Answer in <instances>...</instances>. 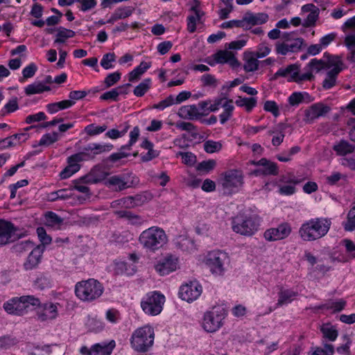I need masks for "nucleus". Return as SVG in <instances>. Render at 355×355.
Masks as SVG:
<instances>
[{
  "instance_id": "obj_8",
  "label": "nucleus",
  "mask_w": 355,
  "mask_h": 355,
  "mask_svg": "<svg viewBox=\"0 0 355 355\" xmlns=\"http://www.w3.org/2000/svg\"><path fill=\"white\" fill-rule=\"evenodd\" d=\"M166 297L160 291H153L145 294L140 302V306L145 314L150 316L159 315L164 309Z\"/></svg>"
},
{
  "instance_id": "obj_58",
  "label": "nucleus",
  "mask_w": 355,
  "mask_h": 355,
  "mask_svg": "<svg viewBox=\"0 0 355 355\" xmlns=\"http://www.w3.org/2000/svg\"><path fill=\"white\" fill-rule=\"evenodd\" d=\"M112 207H121L125 209H132L133 207L132 196L125 197L112 202Z\"/></svg>"
},
{
  "instance_id": "obj_32",
  "label": "nucleus",
  "mask_w": 355,
  "mask_h": 355,
  "mask_svg": "<svg viewBox=\"0 0 355 355\" xmlns=\"http://www.w3.org/2000/svg\"><path fill=\"white\" fill-rule=\"evenodd\" d=\"M135 8L131 6H123L116 8L107 20L108 24H113L116 21L127 18L132 15Z\"/></svg>"
},
{
  "instance_id": "obj_3",
  "label": "nucleus",
  "mask_w": 355,
  "mask_h": 355,
  "mask_svg": "<svg viewBox=\"0 0 355 355\" xmlns=\"http://www.w3.org/2000/svg\"><path fill=\"white\" fill-rule=\"evenodd\" d=\"M331 225V221L327 218H311L301 225L299 234L304 241H313L324 236Z\"/></svg>"
},
{
  "instance_id": "obj_51",
  "label": "nucleus",
  "mask_w": 355,
  "mask_h": 355,
  "mask_svg": "<svg viewBox=\"0 0 355 355\" xmlns=\"http://www.w3.org/2000/svg\"><path fill=\"white\" fill-rule=\"evenodd\" d=\"M115 60L116 55L114 53H105L101 60V66L105 70L113 69L114 67L113 63Z\"/></svg>"
},
{
  "instance_id": "obj_34",
  "label": "nucleus",
  "mask_w": 355,
  "mask_h": 355,
  "mask_svg": "<svg viewBox=\"0 0 355 355\" xmlns=\"http://www.w3.org/2000/svg\"><path fill=\"white\" fill-rule=\"evenodd\" d=\"M106 176L107 173L101 167H95L89 174L82 178V181L86 183L95 184L103 180Z\"/></svg>"
},
{
  "instance_id": "obj_11",
  "label": "nucleus",
  "mask_w": 355,
  "mask_h": 355,
  "mask_svg": "<svg viewBox=\"0 0 355 355\" xmlns=\"http://www.w3.org/2000/svg\"><path fill=\"white\" fill-rule=\"evenodd\" d=\"M326 67L328 71L322 86L325 89H329L336 85L338 75L345 69V64L340 57L334 55L329 58Z\"/></svg>"
},
{
  "instance_id": "obj_41",
  "label": "nucleus",
  "mask_w": 355,
  "mask_h": 355,
  "mask_svg": "<svg viewBox=\"0 0 355 355\" xmlns=\"http://www.w3.org/2000/svg\"><path fill=\"white\" fill-rule=\"evenodd\" d=\"M334 347L331 344L324 343L322 347H312L309 355H334Z\"/></svg>"
},
{
  "instance_id": "obj_45",
  "label": "nucleus",
  "mask_w": 355,
  "mask_h": 355,
  "mask_svg": "<svg viewBox=\"0 0 355 355\" xmlns=\"http://www.w3.org/2000/svg\"><path fill=\"white\" fill-rule=\"evenodd\" d=\"M152 80L150 78H145L134 89L133 93L137 97L143 96L150 88Z\"/></svg>"
},
{
  "instance_id": "obj_31",
  "label": "nucleus",
  "mask_w": 355,
  "mask_h": 355,
  "mask_svg": "<svg viewBox=\"0 0 355 355\" xmlns=\"http://www.w3.org/2000/svg\"><path fill=\"white\" fill-rule=\"evenodd\" d=\"M151 66L152 62L150 61H141L138 66L128 73V79L129 82L135 83L139 80Z\"/></svg>"
},
{
  "instance_id": "obj_53",
  "label": "nucleus",
  "mask_w": 355,
  "mask_h": 355,
  "mask_svg": "<svg viewBox=\"0 0 355 355\" xmlns=\"http://www.w3.org/2000/svg\"><path fill=\"white\" fill-rule=\"evenodd\" d=\"M327 61L324 62L322 60H318V59H312L308 64V67H309V69L311 71V73L312 74V72L318 73L322 69H327Z\"/></svg>"
},
{
  "instance_id": "obj_46",
  "label": "nucleus",
  "mask_w": 355,
  "mask_h": 355,
  "mask_svg": "<svg viewBox=\"0 0 355 355\" xmlns=\"http://www.w3.org/2000/svg\"><path fill=\"white\" fill-rule=\"evenodd\" d=\"M232 101V99H229L227 97L216 98L213 101L212 103L210 101V105L208 110L211 112H215L218 111L220 107L223 108L225 105H228L229 103Z\"/></svg>"
},
{
  "instance_id": "obj_52",
  "label": "nucleus",
  "mask_w": 355,
  "mask_h": 355,
  "mask_svg": "<svg viewBox=\"0 0 355 355\" xmlns=\"http://www.w3.org/2000/svg\"><path fill=\"white\" fill-rule=\"evenodd\" d=\"M59 139V135L55 132H49L44 135L40 140V146H50L57 141Z\"/></svg>"
},
{
  "instance_id": "obj_14",
  "label": "nucleus",
  "mask_w": 355,
  "mask_h": 355,
  "mask_svg": "<svg viewBox=\"0 0 355 355\" xmlns=\"http://www.w3.org/2000/svg\"><path fill=\"white\" fill-rule=\"evenodd\" d=\"M139 178L132 174H123L121 175H113L106 182V184L114 190L121 191L137 185Z\"/></svg>"
},
{
  "instance_id": "obj_7",
  "label": "nucleus",
  "mask_w": 355,
  "mask_h": 355,
  "mask_svg": "<svg viewBox=\"0 0 355 355\" xmlns=\"http://www.w3.org/2000/svg\"><path fill=\"white\" fill-rule=\"evenodd\" d=\"M103 290V285L94 279L78 282L75 286L76 296L84 302H92L100 297Z\"/></svg>"
},
{
  "instance_id": "obj_54",
  "label": "nucleus",
  "mask_w": 355,
  "mask_h": 355,
  "mask_svg": "<svg viewBox=\"0 0 355 355\" xmlns=\"http://www.w3.org/2000/svg\"><path fill=\"white\" fill-rule=\"evenodd\" d=\"M19 108L18 100L17 97L12 98L1 109L2 115H6L17 110Z\"/></svg>"
},
{
  "instance_id": "obj_26",
  "label": "nucleus",
  "mask_w": 355,
  "mask_h": 355,
  "mask_svg": "<svg viewBox=\"0 0 355 355\" xmlns=\"http://www.w3.org/2000/svg\"><path fill=\"white\" fill-rule=\"evenodd\" d=\"M59 303L46 302L42 304L38 311V318L42 320L55 319L58 315Z\"/></svg>"
},
{
  "instance_id": "obj_43",
  "label": "nucleus",
  "mask_w": 355,
  "mask_h": 355,
  "mask_svg": "<svg viewBox=\"0 0 355 355\" xmlns=\"http://www.w3.org/2000/svg\"><path fill=\"white\" fill-rule=\"evenodd\" d=\"M345 306L346 301L343 299H339L327 302L322 306V308L335 313L342 311Z\"/></svg>"
},
{
  "instance_id": "obj_4",
  "label": "nucleus",
  "mask_w": 355,
  "mask_h": 355,
  "mask_svg": "<svg viewBox=\"0 0 355 355\" xmlns=\"http://www.w3.org/2000/svg\"><path fill=\"white\" fill-rule=\"evenodd\" d=\"M138 241L144 249L155 252L168 243V236L162 227L152 226L141 232Z\"/></svg>"
},
{
  "instance_id": "obj_50",
  "label": "nucleus",
  "mask_w": 355,
  "mask_h": 355,
  "mask_svg": "<svg viewBox=\"0 0 355 355\" xmlns=\"http://www.w3.org/2000/svg\"><path fill=\"white\" fill-rule=\"evenodd\" d=\"M309 94L306 92H295L292 93L288 98V102L290 105L295 107L298 106L303 102L305 97H308Z\"/></svg>"
},
{
  "instance_id": "obj_23",
  "label": "nucleus",
  "mask_w": 355,
  "mask_h": 355,
  "mask_svg": "<svg viewBox=\"0 0 355 355\" xmlns=\"http://www.w3.org/2000/svg\"><path fill=\"white\" fill-rule=\"evenodd\" d=\"M329 110V107L322 103H314L304 110V120L308 123L313 122L319 117L324 116Z\"/></svg>"
},
{
  "instance_id": "obj_20",
  "label": "nucleus",
  "mask_w": 355,
  "mask_h": 355,
  "mask_svg": "<svg viewBox=\"0 0 355 355\" xmlns=\"http://www.w3.org/2000/svg\"><path fill=\"white\" fill-rule=\"evenodd\" d=\"M303 42L304 40L302 38L286 39L284 42H277L275 45L276 53L286 55L289 53L297 52L302 48Z\"/></svg>"
},
{
  "instance_id": "obj_48",
  "label": "nucleus",
  "mask_w": 355,
  "mask_h": 355,
  "mask_svg": "<svg viewBox=\"0 0 355 355\" xmlns=\"http://www.w3.org/2000/svg\"><path fill=\"white\" fill-rule=\"evenodd\" d=\"M223 109V112L219 114L220 123L222 125L225 124L227 121H229L233 115V112L234 110L233 101L229 103L228 105H225Z\"/></svg>"
},
{
  "instance_id": "obj_40",
  "label": "nucleus",
  "mask_w": 355,
  "mask_h": 355,
  "mask_svg": "<svg viewBox=\"0 0 355 355\" xmlns=\"http://www.w3.org/2000/svg\"><path fill=\"white\" fill-rule=\"evenodd\" d=\"M75 32L72 30L65 28L64 27H59L57 29V33L55 35V43H64L69 39L73 37Z\"/></svg>"
},
{
  "instance_id": "obj_6",
  "label": "nucleus",
  "mask_w": 355,
  "mask_h": 355,
  "mask_svg": "<svg viewBox=\"0 0 355 355\" xmlns=\"http://www.w3.org/2000/svg\"><path fill=\"white\" fill-rule=\"evenodd\" d=\"M154 329L149 324L136 329L130 338L131 347L137 352H146L153 345Z\"/></svg>"
},
{
  "instance_id": "obj_22",
  "label": "nucleus",
  "mask_w": 355,
  "mask_h": 355,
  "mask_svg": "<svg viewBox=\"0 0 355 355\" xmlns=\"http://www.w3.org/2000/svg\"><path fill=\"white\" fill-rule=\"evenodd\" d=\"M81 156L76 153L67 158V166L60 173V179H68L80 170V163L83 162Z\"/></svg>"
},
{
  "instance_id": "obj_60",
  "label": "nucleus",
  "mask_w": 355,
  "mask_h": 355,
  "mask_svg": "<svg viewBox=\"0 0 355 355\" xmlns=\"http://www.w3.org/2000/svg\"><path fill=\"white\" fill-rule=\"evenodd\" d=\"M344 228L349 232L355 230V206L349 211L347 220L344 223Z\"/></svg>"
},
{
  "instance_id": "obj_1",
  "label": "nucleus",
  "mask_w": 355,
  "mask_h": 355,
  "mask_svg": "<svg viewBox=\"0 0 355 355\" xmlns=\"http://www.w3.org/2000/svg\"><path fill=\"white\" fill-rule=\"evenodd\" d=\"M199 261L216 277H224L230 263L228 254L220 250H212L207 252L200 256Z\"/></svg>"
},
{
  "instance_id": "obj_27",
  "label": "nucleus",
  "mask_w": 355,
  "mask_h": 355,
  "mask_svg": "<svg viewBox=\"0 0 355 355\" xmlns=\"http://www.w3.org/2000/svg\"><path fill=\"white\" fill-rule=\"evenodd\" d=\"M43 252V246L37 245L35 247L29 254L26 261L24 262V268L27 270L35 268L41 261Z\"/></svg>"
},
{
  "instance_id": "obj_2",
  "label": "nucleus",
  "mask_w": 355,
  "mask_h": 355,
  "mask_svg": "<svg viewBox=\"0 0 355 355\" xmlns=\"http://www.w3.org/2000/svg\"><path fill=\"white\" fill-rule=\"evenodd\" d=\"M260 218L249 210L239 212L232 219L234 232L245 236L254 235L260 227Z\"/></svg>"
},
{
  "instance_id": "obj_44",
  "label": "nucleus",
  "mask_w": 355,
  "mask_h": 355,
  "mask_svg": "<svg viewBox=\"0 0 355 355\" xmlns=\"http://www.w3.org/2000/svg\"><path fill=\"white\" fill-rule=\"evenodd\" d=\"M334 150L338 155H345L354 151V147L347 141H340L334 146Z\"/></svg>"
},
{
  "instance_id": "obj_64",
  "label": "nucleus",
  "mask_w": 355,
  "mask_h": 355,
  "mask_svg": "<svg viewBox=\"0 0 355 355\" xmlns=\"http://www.w3.org/2000/svg\"><path fill=\"white\" fill-rule=\"evenodd\" d=\"M342 244L345 248V252L350 258H355V243L349 239H344Z\"/></svg>"
},
{
  "instance_id": "obj_39",
  "label": "nucleus",
  "mask_w": 355,
  "mask_h": 355,
  "mask_svg": "<svg viewBox=\"0 0 355 355\" xmlns=\"http://www.w3.org/2000/svg\"><path fill=\"white\" fill-rule=\"evenodd\" d=\"M257 98L254 97L246 98L239 96L235 101L238 107H244L247 112H251L257 105Z\"/></svg>"
},
{
  "instance_id": "obj_55",
  "label": "nucleus",
  "mask_w": 355,
  "mask_h": 355,
  "mask_svg": "<svg viewBox=\"0 0 355 355\" xmlns=\"http://www.w3.org/2000/svg\"><path fill=\"white\" fill-rule=\"evenodd\" d=\"M107 129V126L105 125H96L94 123L89 124L87 125L84 131L89 136H96L100 135L105 132Z\"/></svg>"
},
{
  "instance_id": "obj_19",
  "label": "nucleus",
  "mask_w": 355,
  "mask_h": 355,
  "mask_svg": "<svg viewBox=\"0 0 355 355\" xmlns=\"http://www.w3.org/2000/svg\"><path fill=\"white\" fill-rule=\"evenodd\" d=\"M113 148L111 144H98L92 143L84 148L82 152L78 153L81 155L83 161L89 160L94 158L96 155L103 153L110 152Z\"/></svg>"
},
{
  "instance_id": "obj_28",
  "label": "nucleus",
  "mask_w": 355,
  "mask_h": 355,
  "mask_svg": "<svg viewBox=\"0 0 355 355\" xmlns=\"http://www.w3.org/2000/svg\"><path fill=\"white\" fill-rule=\"evenodd\" d=\"M253 164L259 165L262 167L253 171L255 175H275L277 173V166L274 162L268 161L266 159H261L257 162H253Z\"/></svg>"
},
{
  "instance_id": "obj_25",
  "label": "nucleus",
  "mask_w": 355,
  "mask_h": 355,
  "mask_svg": "<svg viewBox=\"0 0 355 355\" xmlns=\"http://www.w3.org/2000/svg\"><path fill=\"white\" fill-rule=\"evenodd\" d=\"M243 22L245 26L243 30H250L252 26L261 25L266 23L268 20V15L263 12H247L243 17Z\"/></svg>"
},
{
  "instance_id": "obj_10",
  "label": "nucleus",
  "mask_w": 355,
  "mask_h": 355,
  "mask_svg": "<svg viewBox=\"0 0 355 355\" xmlns=\"http://www.w3.org/2000/svg\"><path fill=\"white\" fill-rule=\"evenodd\" d=\"M219 182L225 193H237L243 184V173L235 169L227 171L223 174Z\"/></svg>"
},
{
  "instance_id": "obj_15",
  "label": "nucleus",
  "mask_w": 355,
  "mask_h": 355,
  "mask_svg": "<svg viewBox=\"0 0 355 355\" xmlns=\"http://www.w3.org/2000/svg\"><path fill=\"white\" fill-rule=\"evenodd\" d=\"M116 347L114 340L92 345L90 347L85 345L79 349L81 355H111Z\"/></svg>"
},
{
  "instance_id": "obj_29",
  "label": "nucleus",
  "mask_w": 355,
  "mask_h": 355,
  "mask_svg": "<svg viewBox=\"0 0 355 355\" xmlns=\"http://www.w3.org/2000/svg\"><path fill=\"white\" fill-rule=\"evenodd\" d=\"M196 105L181 106L178 112L180 118L189 120H196L200 118V114Z\"/></svg>"
},
{
  "instance_id": "obj_13",
  "label": "nucleus",
  "mask_w": 355,
  "mask_h": 355,
  "mask_svg": "<svg viewBox=\"0 0 355 355\" xmlns=\"http://www.w3.org/2000/svg\"><path fill=\"white\" fill-rule=\"evenodd\" d=\"M202 286L197 280H192L182 284L179 289V297L187 302H193L201 295Z\"/></svg>"
},
{
  "instance_id": "obj_30",
  "label": "nucleus",
  "mask_w": 355,
  "mask_h": 355,
  "mask_svg": "<svg viewBox=\"0 0 355 355\" xmlns=\"http://www.w3.org/2000/svg\"><path fill=\"white\" fill-rule=\"evenodd\" d=\"M15 231V229L11 223L0 220V245H2L8 243Z\"/></svg>"
},
{
  "instance_id": "obj_57",
  "label": "nucleus",
  "mask_w": 355,
  "mask_h": 355,
  "mask_svg": "<svg viewBox=\"0 0 355 355\" xmlns=\"http://www.w3.org/2000/svg\"><path fill=\"white\" fill-rule=\"evenodd\" d=\"M62 220L55 213L48 212L45 214L46 225L51 227L59 226Z\"/></svg>"
},
{
  "instance_id": "obj_61",
  "label": "nucleus",
  "mask_w": 355,
  "mask_h": 355,
  "mask_svg": "<svg viewBox=\"0 0 355 355\" xmlns=\"http://www.w3.org/2000/svg\"><path fill=\"white\" fill-rule=\"evenodd\" d=\"M121 78V73L116 71L109 73L104 80L106 87H110L118 83Z\"/></svg>"
},
{
  "instance_id": "obj_49",
  "label": "nucleus",
  "mask_w": 355,
  "mask_h": 355,
  "mask_svg": "<svg viewBox=\"0 0 355 355\" xmlns=\"http://www.w3.org/2000/svg\"><path fill=\"white\" fill-rule=\"evenodd\" d=\"M204 150L207 153L219 152L223 148L221 141L207 140L204 143Z\"/></svg>"
},
{
  "instance_id": "obj_59",
  "label": "nucleus",
  "mask_w": 355,
  "mask_h": 355,
  "mask_svg": "<svg viewBox=\"0 0 355 355\" xmlns=\"http://www.w3.org/2000/svg\"><path fill=\"white\" fill-rule=\"evenodd\" d=\"M33 285L34 287L37 289L44 290L45 288H50L51 286V283L48 277L44 275H40L34 281Z\"/></svg>"
},
{
  "instance_id": "obj_42",
  "label": "nucleus",
  "mask_w": 355,
  "mask_h": 355,
  "mask_svg": "<svg viewBox=\"0 0 355 355\" xmlns=\"http://www.w3.org/2000/svg\"><path fill=\"white\" fill-rule=\"evenodd\" d=\"M135 266H128V263L123 261L114 262V270L117 274L132 275L135 272Z\"/></svg>"
},
{
  "instance_id": "obj_35",
  "label": "nucleus",
  "mask_w": 355,
  "mask_h": 355,
  "mask_svg": "<svg viewBox=\"0 0 355 355\" xmlns=\"http://www.w3.org/2000/svg\"><path fill=\"white\" fill-rule=\"evenodd\" d=\"M50 87L45 83L40 81H35L30 85H28L24 88V92L27 95H33L43 93L44 92L49 91Z\"/></svg>"
},
{
  "instance_id": "obj_21",
  "label": "nucleus",
  "mask_w": 355,
  "mask_h": 355,
  "mask_svg": "<svg viewBox=\"0 0 355 355\" xmlns=\"http://www.w3.org/2000/svg\"><path fill=\"white\" fill-rule=\"evenodd\" d=\"M33 128V126H30L19 133L0 140V150H5L8 148L17 146L28 140L29 138L28 130Z\"/></svg>"
},
{
  "instance_id": "obj_24",
  "label": "nucleus",
  "mask_w": 355,
  "mask_h": 355,
  "mask_svg": "<svg viewBox=\"0 0 355 355\" xmlns=\"http://www.w3.org/2000/svg\"><path fill=\"white\" fill-rule=\"evenodd\" d=\"M300 182L294 175L282 176L278 184L279 193L282 196H291L296 191L295 185Z\"/></svg>"
},
{
  "instance_id": "obj_9",
  "label": "nucleus",
  "mask_w": 355,
  "mask_h": 355,
  "mask_svg": "<svg viewBox=\"0 0 355 355\" xmlns=\"http://www.w3.org/2000/svg\"><path fill=\"white\" fill-rule=\"evenodd\" d=\"M40 304L38 298L33 295H24L8 300L3 304V309L9 314L21 315L27 313L30 306H36Z\"/></svg>"
},
{
  "instance_id": "obj_18",
  "label": "nucleus",
  "mask_w": 355,
  "mask_h": 355,
  "mask_svg": "<svg viewBox=\"0 0 355 355\" xmlns=\"http://www.w3.org/2000/svg\"><path fill=\"white\" fill-rule=\"evenodd\" d=\"M277 76L286 78L288 81L301 82L309 80L313 75L311 73H300V68L297 64H290L284 68H280L275 73Z\"/></svg>"
},
{
  "instance_id": "obj_38",
  "label": "nucleus",
  "mask_w": 355,
  "mask_h": 355,
  "mask_svg": "<svg viewBox=\"0 0 355 355\" xmlns=\"http://www.w3.org/2000/svg\"><path fill=\"white\" fill-rule=\"evenodd\" d=\"M297 296V293L292 290H283L279 293V299L276 307L291 303Z\"/></svg>"
},
{
  "instance_id": "obj_5",
  "label": "nucleus",
  "mask_w": 355,
  "mask_h": 355,
  "mask_svg": "<svg viewBox=\"0 0 355 355\" xmlns=\"http://www.w3.org/2000/svg\"><path fill=\"white\" fill-rule=\"evenodd\" d=\"M227 311L222 306H215L206 311L200 321V327L207 333H216L225 324Z\"/></svg>"
},
{
  "instance_id": "obj_56",
  "label": "nucleus",
  "mask_w": 355,
  "mask_h": 355,
  "mask_svg": "<svg viewBox=\"0 0 355 355\" xmlns=\"http://www.w3.org/2000/svg\"><path fill=\"white\" fill-rule=\"evenodd\" d=\"M204 15L192 14L187 17V30L193 33L196 30L197 24L200 23Z\"/></svg>"
},
{
  "instance_id": "obj_17",
  "label": "nucleus",
  "mask_w": 355,
  "mask_h": 355,
  "mask_svg": "<svg viewBox=\"0 0 355 355\" xmlns=\"http://www.w3.org/2000/svg\"><path fill=\"white\" fill-rule=\"evenodd\" d=\"M229 49L220 50L216 53L212 55L211 57L207 58L205 62L211 65L214 66L216 64H228L232 67H237L239 66V62L236 58L234 53Z\"/></svg>"
},
{
  "instance_id": "obj_36",
  "label": "nucleus",
  "mask_w": 355,
  "mask_h": 355,
  "mask_svg": "<svg viewBox=\"0 0 355 355\" xmlns=\"http://www.w3.org/2000/svg\"><path fill=\"white\" fill-rule=\"evenodd\" d=\"M320 331L322 334L323 338L334 342L338 336V332L336 327L331 323H325L321 325Z\"/></svg>"
},
{
  "instance_id": "obj_63",
  "label": "nucleus",
  "mask_w": 355,
  "mask_h": 355,
  "mask_svg": "<svg viewBox=\"0 0 355 355\" xmlns=\"http://www.w3.org/2000/svg\"><path fill=\"white\" fill-rule=\"evenodd\" d=\"M263 110L270 112L274 116L279 115V110L277 104L274 101H267L263 104Z\"/></svg>"
},
{
  "instance_id": "obj_12",
  "label": "nucleus",
  "mask_w": 355,
  "mask_h": 355,
  "mask_svg": "<svg viewBox=\"0 0 355 355\" xmlns=\"http://www.w3.org/2000/svg\"><path fill=\"white\" fill-rule=\"evenodd\" d=\"M180 268V261L179 257L171 253L166 254L157 259L154 263V269L160 276L168 275L178 270Z\"/></svg>"
},
{
  "instance_id": "obj_47",
  "label": "nucleus",
  "mask_w": 355,
  "mask_h": 355,
  "mask_svg": "<svg viewBox=\"0 0 355 355\" xmlns=\"http://www.w3.org/2000/svg\"><path fill=\"white\" fill-rule=\"evenodd\" d=\"M121 217L126 218L128 223L134 225H141L144 223V219L139 215L132 214L130 211H122L118 212Z\"/></svg>"
},
{
  "instance_id": "obj_62",
  "label": "nucleus",
  "mask_w": 355,
  "mask_h": 355,
  "mask_svg": "<svg viewBox=\"0 0 355 355\" xmlns=\"http://www.w3.org/2000/svg\"><path fill=\"white\" fill-rule=\"evenodd\" d=\"M216 165V162L214 159L203 161L199 163L197 166V170L208 173L215 168Z\"/></svg>"
},
{
  "instance_id": "obj_16",
  "label": "nucleus",
  "mask_w": 355,
  "mask_h": 355,
  "mask_svg": "<svg viewBox=\"0 0 355 355\" xmlns=\"http://www.w3.org/2000/svg\"><path fill=\"white\" fill-rule=\"evenodd\" d=\"M292 228L288 223L284 222L275 227L267 229L263 233V238L269 242L284 240L291 234Z\"/></svg>"
},
{
  "instance_id": "obj_33",
  "label": "nucleus",
  "mask_w": 355,
  "mask_h": 355,
  "mask_svg": "<svg viewBox=\"0 0 355 355\" xmlns=\"http://www.w3.org/2000/svg\"><path fill=\"white\" fill-rule=\"evenodd\" d=\"M252 51H245L243 53V69L246 72H253L258 69L259 60Z\"/></svg>"
},
{
  "instance_id": "obj_37",
  "label": "nucleus",
  "mask_w": 355,
  "mask_h": 355,
  "mask_svg": "<svg viewBox=\"0 0 355 355\" xmlns=\"http://www.w3.org/2000/svg\"><path fill=\"white\" fill-rule=\"evenodd\" d=\"M74 105V101L64 100L60 102L49 103L46 105V110L50 114H55L60 110L67 109Z\"/></svg>"
}]
</instances>
